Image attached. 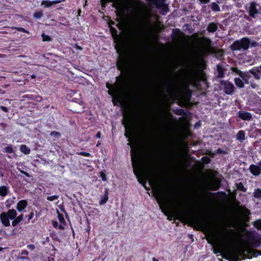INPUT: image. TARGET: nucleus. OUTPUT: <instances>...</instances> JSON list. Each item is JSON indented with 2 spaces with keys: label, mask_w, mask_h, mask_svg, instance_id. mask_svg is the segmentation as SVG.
I'll list each match as a JSON object with an SVG mask.
<instances>
[{
  "label": "nucleus",
  "mask_w": 261,
  "mask_h": 261,
  "mask_svg": "<svg viewBox=\"0 0 261 261\" xmlns=\"http://www.w3.org/2000/svg\"><path fill=\"white\" fill-rule=\"evenodd\" d=\"M257 166L259 167L261 171V160L257 163Z\"/></svg>",
  "instance_id": "nucleus-64"
},
{
  "label": "nucleus",
  "mask_w": 261,
  "mask_h": 261,
  "mask_svg": "<svg viewBox=\"0 0 261 261\" xmlns=\"http://www.w3.org/2000/svg\"><path fill=\"white\" fill-rule=\"evenodd\" d=\"M57 214H58V218L59 219L60 223H62V224H65V220L64 219L63 215L62 214L60 213L59 211H57Z\"/></svg>",
  "instance_id": "nucleus-41"
},
{
  "label": "nucleus",
  "mask_w": 261,
  "mask_h": 261,
  "mask_svg": "<svg viewBox=\"0 0 261 261\" xmlns=\"http://www.w3.org/2000/svg\"><path fill=\"white\" fill-rule=\"evenodd\" d=\"M236 85L239 88H242L244 87V83L242 80L239 77H236L234 79Z\"/></svg>",
  "instance_id": "nucleus-28"
},
{
  "label": "nucleus",
  "mask_w": 261,
  "mask_h": 261,
  "mask_svg": "<svg viewBox=\"0 0 261 261\" xmlns=\"http://www.w3.org/2000/svg\"><path fill=\"white\" fill-rule=\"evenodd\" d=\"M250 86L252 89H256L257 87V85L254 82L253 80L250 81Z\"/></svg>",
  "instance_id": "nucleus-48"
},
{
  "label": "nucleus",
  "mask_w": 261,
  "mask_h": 261,
  "mask_svg": "<svg viewBox=\"0 0 261 261\" xmlns=\"http://www.w3.org/2000/svg\"><path fill=\"white\" fill-rule=\"evenodd\" d=\"M14 203V201L13 200L9 201V200H7L6 202V207L7 209H9L12 203Z\"/></svg>",
  "instance_id": "nucleus-47"
},
{
  "label": "nucleus",
  "mask_w": 261,
  "mask_h": 261,
  "mask_svg": "<svg viewBox=\"0 0 261 261\" xmlns=\"http://www.w3.org/2000/svg\"><path fill=\"white\" fill-rule=\"evenodd\" d=\"M182 34V32L178 28L173 29L172 31L171 37L173 40L178 39L180 36Z\"/></svg>",
  "instance_id": "nucleus-17"
},
{
  "label": "nucleus",
  "mask_w": 261,
  "mask_h": 261,
  "mask_svg": "<svg viewBox=\"0 0 261 261\" xmlns=\"http://www.w3.org/2000/svg\"><path fill=\"white\" fill-rule=\"evenodd\" d=\"M108 194V189H106L104 195L101 196V200L99 201L100 205H103L107 202L109 199Z\"/></svg>",
  "instance_id": "nucleus-21"
},
{
  "label": "nucleus",
  "mask_w": 261,
  "mask_h": 261,
  "mask_svg": "<svg viewBox=\"0 0 261 261\" xmlns=\"http://www.w3.org/2000/svg\"><path fill=\"white\" fill-rule=\"evenodd\" d=\"M250 173L254 176H258L260 173V170L259 166L254 164H251L249 168Z\"/></svg>",
  "instance_id": "nucleus-15"
},
{
  "label": "nucleus",
  "mask_w": 261,
  "mask_h": 261,
  "mask_svg": "<svg viewBox=\"0 0 261 261\" xmlns=\"http://www.w3.org/2000/svg\"><path fill=\"white\" fill-rule=\"evenodd\" d=\"M130 155L132 156L133 172L136 176L138 181L141 184L146 190H148L149 189L147 188L145 185L148 177L145 175L142 167L139 152L137 150H133L130 151Z\"/></svg>",
  "instance_id": "nucleus-2"
},
{
  "label": "nucleus",
  "mask_w": 261,
  "mask_h": 261,
  "mask_svg": "<svg viewBox=\"0 0 261 261\" xmlns=\"http://www.w3.org/2000/svg\"><path fill=\"white\" fill-rule=\"evenodd\" d=\"M4 152L9 154H12L14 152V149L12 145L9 144L5 146L4 149Z\"/></svg>",
  "instance_id": "nucleus-30"
},
{
  "label": "nucleus",
  "mask_w": 261,
  "mask_h": 261,
  "mask_svg": "<svg viewBox=\"0 0 261 261\" xmlns=\"http://www.w3.org/2000/svg\"><path fill=\"white\" fill-rule=\"evenodd\" d=\"M59 198V196L58 195H53L50 196H47L46 199L47 200L50 201H53L55 200H57Z\"/></svg>",
  "instance_id": "nucleus-42"
},
{
  "label": "nucleus",
  "mask_w": 261,
  "mask_h": 261,
  "mask_svg": "<svg viewBox=\"0 0 261 261\" xmlns=\"http://www.w3.org/2000/svg\"><path fill=\"white\" fill-rule=\"evenodd\" d=\"M253 196L256 198H261V190L259 188L255 189Z\"/></svg>",
  "instance_id": "nucleus-36"
},
{
  "label": "nucleus",
  "mask_w": 261,
  "mask_h": 261,
  "mask_svg": "<svg viewBox=\"0 0 261 261\" xmlns=\"http://www.w3.org/2000/svg\"><path fill=\"white\" fill-rule=\"evenodd\" d=\"M34 216V212L32 211L29 214V215H28V216H26L25 217L28 218V221H30L31 220H32Z\"/></svg>",
  "instance_id": "nucleus-49"
},
{
  "label": "nucleus",
  "mask_w": 261,
  "mask_h": 261,
  "mask_svg": "<svg viewBox=\"0 0 261 261\" xmlns=\"http://www.w3.org/2000/svg\"><path fill=\"white\" fill-rule=\"evenodd\" d=\"M110 30L113 36H114V35H117V31L115 28L111 27L110 28Z\"/></svg>",
  "instance_id": "nucleus-44"
},
{
  "label": "nucleus",
  "mask_w": 261,
  "mask_h": 261,
  "mask_svg": "<svg viewBox=\"0 0 261 261\" xmlns=\"http://www.w3.org/2000/svg\"><path fill=\"white\" fill-rule=\"evenodd\" d=\"M42 41L43 42H49L51 41L52 39L50 36L46 35L44 33H42L41 35Z\"/></svg>",
  "instance_id": "nucleus-39"
},
{
  "label": "nucleus",
  "mask_w": 261,
  "mask_h": 261,
  "mask_svg": "<svg viewBox=\"0 0 261 261\" xmlns=\"http://www.w3.org/2000/svg\"><path fill=\"white\" fill-rule=\"evenodd\" d=\"M128 61L125 58H119L116 62V67L119 70L124 71L127 74H130L128 68Z\"/></svg>",
  "instance_id": "nucleus-9"
},
{
  "label": "nucleus",
  "mask_w": 261,
  "mask_h": 261,
  "mask_svg": "<svg viewBox=\"0 0 261 261\" xmlns=\"http://www.w3.org/2000/svg\"><path fill=\"white\" fill-rule=\"evenodd\" d=\"M235 186L238 191H242L243 192H247V188L244 186V184L242 182H236L235 184Z\"/></svg>",
  "instance_id": "nucleus-27"
},
{
  "label": "nucleus",
  "mask_w": 261,
  "mask_h": 261,
  "mask_svg": "<svg viewBox=\"0 0 261 261\" xmlns=\"http://www.w3.org/2000/svg\"><path fill=\"white\" fill-rule=\"evenodd\" d=\"M220 185L219 183L216 182L212 184V190H218L220 188Z\"/></svg>",
  "instance_id": "nucleus-43"
},
{
  "label": "nucleus",
  "mask_w": 261,
  "mask_h": 261,
  "mask_svg": "<svg viewBox=\"0 0 261 261\" xmlns=\"http://www.w3.org/2000/svg\"><path fill=\"white\" fill-rule=\"evenodd\" d=\"M231 70L233 72H234L236 73H237V74H238L240 77V76H242V75L243 74V73H244L243 72H242V71H241L240 69H239L237 67H232L231 68Z\"/></svg>",
  "instance_id": "nucleus-37"
},
{
  "label": "nucleus",
  "mask_w": 261,
  "mask_h": 261,
  "mask_svg": "<svg viewBox=\"0 0 261 261\" xmlns=\"http://www.w3.org/2000/svg\"><path fill=\"white\" fill-rule=\"evenodd\" d=\"M211 0H198L200 4H207L210 2Z\"/></svg>",
  "instance_id": "nucleus-57"
},
{
  "label": "nucleus",
  "mask_w": 261,
  "mask_h": 261,
  "mask_svg": "<svg viewBox=\"0 0 261 261\" xmlns=\"http://www.w3.org/2000/svg\"><path fill=\"white\" fill-rule=\"evenodd\" d=\"M201 42L206 45L209 46L212 43V41L210 39L205 37H203L201 38Z\"/></svg>",
  "instance_id": "nucleus-35"
},
{
  "label": "nucleus",
  "mask_w": 261,
  "mask_h": 261,
  "mask_svg": "<svg viewBox=\"0 0 261 261\" xmlns=\"http://www.w3.org/2000/svg\"><path fill=\"white\" fill-rule=\"evenodd\" d=\"M249 242L251 245L255 248L259 247L261 243V241L255 237H251Z\"/></svg>",
  "instance_id": "nucleus-18"
},
{
  "label": "nucleus",
  "mask_w": 261,
  "mask_h": 261,
  "mask_svg": "<svg viewBox=\"0 0 261 261\" xmlns=\"http://www.w3.org/2000/svg\"><path fill=\"white\" fill-rule=\"evenodd\" d=\"M28 204V203L27 200H21L17 203L16 208L19 212H22L25 209Z\"/></svg>",
  "instance_id": "nucleus-14"
},
{
  "label": "nucleus",
  "mask_w": 261,
  "mask_h": 261,
  "mask_svg": "<svg viewBox=\"0 0 261 261\" xmlns=\"http://www.w3.org/2000/svg\"><path fill=\"white\" fill-rule=\"evenodd\" d=\"M16 30H17L19 32H22L24 33H29L28 31H27L25 29L21 27H18L15 28Z\"/></svg>",
  "instance_id": "nucleus-54"
},
{
  "label": "nucleus",
  "mask_w": 261,
  "mask_h": 261,
  "mask_svg": "<svg viewBox=\"0 0 261 261\" xmlns=\"http://www.w3.org/2000/svg\"><path fill=\"white\" fill-rule=\"evenodd\" d=\"M117 83L114 85L106 83V88L109 89L108 94L112 97V102L114 106H122L123 104V91L121 85L123 80L119 76L116 77Z\"/></svg>",
  "instance_id": "nucleus-3"
},
{
  "label": "nucleus",
  "mask_w": 261,
  "mask_h": 261,
  "mask_svg": "<svg viewBox=\"0 0 261 261\" xmlns=\"http://www.w3.org/2000/svg\"><path fill=\"white\" fill-rule=\"evenodd\" d=\"M240 77L242 79V80L244 81L245 84H249V79L251 78V75L249 74L248 72H244L242 75V76H240Z\"/></svg>",
  "instance_id": "nucleus-26"
},
{
  "label": "nucleus",
  "mask_w": 261,
  "mask_h": 261,
  "mask_svg": "<svg viewBox=\"0 0 261 261\" xmlns=\"http://www.w3.org/2000/svg\"><path fill=\"white\" fill-rule=\"evenodd\" d=\"M0 111H3L6 113H8L9 112V109L7 107L3 106H0Z\"/></svg>",
  "instance_id": "nucleus-52"
},
{
  "label": "nucleus",
  "mask_w": 261,
  "mask_h": 261,
  "mask_svg": "<svg viewBox=\"0 0 261 261\" xmlns=\"http://www.w3.org/2000/svg\"><path fill=\"white\" fill-rule=\"evenodd\" d=\"M84 108H85V107H83L82 110H74V112L75 113H83L84 111Z\"/></svg>",
  "instance_id": "nucleus-59"
},
{
  "label": "nucleus",
  "mask_w": 261,
  "mask_h": 261,
  "mask_svg": "<svg viewBox=\"0 0 261 261\" xmlns=\"http://www.w3.org/2000/svg\"><path fill=\"white\" fill-rule=\"evenodd\" d=\"M101 3L102 7H105L106 4L108 3L113 2L112 5V7L117 9L120 4L121 2V0H100Z\"/></svg>",
  "instance_id": "nucleus-13"
},
{
  "label": "nucleus",
  "mask_w": 261,
  "mask_h": 261,
  "mask_svg": "<svg viewBox=\"0 0 261 261\" xmlns=\"http://www.w3.org/2000/svg\"><path fill=\"white\" fill-rule=\"evenodd\" d=\"M252 224L257 229L261 230V219L255 220L252 222Z\"/></svg>",
  "instance_id": "nucleus-33"
},
{
  "label": "nucleus",
  "mask_w": 261,
  "mask_h": 261,
  "mask_svg": "<svg viewBox=\"0 0 261 261\" xmlns=\"http://www.w3.org/2000/svg\"><path fill=\"white\" fill-rule=\"evenodd\" d=\"M27 248L30 250H34L35 248V246L34 244H29L27 246Z\"/></svg>",
  "instance_id": "nucleus-55"
},
{
  "label": "nucleus",
  "mask_w": 261,
  "mask_h": 261,
  "mask_svg": "<svg viewBox=\"0 0 261 261\" xmlns=\"http://www.w3.org/2000/svg\"><path fill=\"white\" fill-rule=\"evenodd\" d=\"M238 117L244 121H249L252 118L251 114L247 111H240L238 112Z\"/></svg>",
  "instance_id": "nucleus-12"
},
{
  "label": "nucleus",
  "mask_w": 261,
  "mask_h": 261,
  "mask_svg": "<svg viewBox=\"0 0 261 261\" xmlns=\"http://www.w3.org/2000/svg\"><path fill=\"white\" fill-rule=\"evenodd\" d=\"M201 161L203 164H207L211 162V160L210 157L207 156H204L202 157V158L201 159Z\"/></svg>",
  "instance_id": "nucleus-40"
},
{
  "label": "nucleus",
  "mask_w": 261,
  "mask_h": 261,
  "mask_svg": "<svg viewBox=\"0 0 261 261\" xmlns=\"http://www.w3.org/2000/svg\"><path fill=\"white\" fill-rule=\"evenodd\" d=\"M218 30V25L215 22H210L208 23L206 30L209 33H214Z\"/></svg>",
  "instance_id": "nucleus-19"
},
{
  "label": "nucleus",
  "mask_w": 261,
  "mask_h": 261,
  "mask_svg": "<svg viewBox=\"0 0 261 261\" xmlns=\"http://www.w3.org/2000/svg\"><path fill=\"white\" fill-rule=\"evenodd\" d=\"M78 154L84 156L89 157L91 156V154L89 152H84V151H81L77 153Z\"/></svg>",
  "instance_id": "nucleus-45"
},
{
  "label": "nucleus",
  "mask_w": 261,
  "mask_h": 261,
  "mask_svg": "<svg viewBox=\"0 0 261 261\" xmlns=\"http://www.w3.org/2000/svg\"><path fill=\"white\" fill-rule=\"evenodd\" d=\"M52 225L55 228H57L59 224H58V222H57L56 221H53Z\"/></svg>",
  "instance_id": "nucleus-58"
},
{
  "label": "nucleus",
  "mask_w": 261,
  "mask_h": 261,
  "mask_svg": "<svg viewBox=\"0 0 261 261\" xmlns=\"http://www.w3.org/2000/svg\"><path fill=\"white\" fill-rule=\"evenodd\" d=\"M248 72H249V74H251L256 80L258 81L260 80V77H259V75L257 73V72H256V69L254 67L249 70Z\"/></svg>",
  "instance_id": "nucleus-29"
},
{
  "label": "nucleus",
  "mask_w": 261,
  "mask_h": 261,
  "mask_svg": "<svg viewBox=\"0 0 261 261\" xmlns=\"http://www.w3.org/2000/svg\"><path fill=\"white\" fill-rule=\"evenodd\" d=\"M101 136V134L100 132H98L95 135V137L96 138H100Z\"/></svg>",
  "instance_id": "nucleus-61"
},
{
  "label": "nucleus",
  "mask_w": 261,
  "mask_h": 261,
  "mask_svg": "<svg viewBox=\"0 0 261 261\" xmlns=\"http://www.w3.org/2000/svg\"><path fill=\"white\" fill-rule=\"evenodd\" d=\"M17 213L15 210L10 209L7 212H3L0 215V220L5 227L10 226V220H13L17 216Z\"/></svg>",
  "instance_id": "nucleus-7"
},
{
  "label": "nucleus",
  "mask_w": 261,
  "mask_h": 261,
  "mask_svg": "<svg viewBox=\"0 0 261 261\" xmlns=\"http://www.w3.org/2000/svg\"><path fill=\"white\" fill-rule=\"evenodd\" d=\"M100 177L101 178L102 180L103 181H106L107 180L106 174L102 171L100 172Z\"/></svg>",
  "instance_id": "nucleus-46"
},
{
  "label": "nucleus",
  "mask_w": 261,
  "mask_h": 261,
  "mask_svg": "<svg viewBox=\"0 0 261 261\" xmlns=\"http://www.w3.org/2000/svg\"><path fill=\"white\" fill-rule=\"evenodd\" d=\"M20 172L22 174L25 175L27 177H30L31 176L30 174L29 173L27 172H25L24 171H20Z\"/></svg>",
  "instance_id": "nucleus-60"
},
{
  "label": "nucleus",
  "mask_w": 261,
  "mask_h": 261,
  "mask_svg": "<svg viewBox=\"0 0 261 261\" xmlns=\"http://www.w3.org/2000/svg\"><path fill=\"white\" fill-rule=\"evenodd\" d=\"M211 9L215 12H220L221 11L219 6L215 2H213L211 4Z\"/></svg>",
  "instance_id": "nucleus-31"
},
{
  "label": "nucleus",
  "mask_w": 261,
  "mask_h": 261,
  "mask_svg": "<svg viewBox=\"0 0 261 261\" xmlns=\"http://www.w3.org/2000/svg\"><path fill=\"white\" fill-rule=\"evenodd\" d=\"M220 84L224 86L223 91L225 94L228 95L233 94L235 87L232 83L225 80H222L220 81Z\"/></svg>",
  "instance_id": "nucleus-10"
},
{
  "label": "nucleus",
  "mask_w": 261,
  "mask_h": 261,
  "mask_svg": "<svg viewBox=\"0 0 261 261\" xmlns=\"http://www.w3.org/2000/svg\"><path fill=\"white\" fill-rule=\"evenodd\" d=\"M19 149L20 151L25 155H28L31 152L30 148L25 144H21L20 145Z\"/></svg>",
  "instance_id": "nucleus-24"
},
{
  "label": "nucleus",
  "mask_w": 261,
  "mask_h": 261,
  "mask_svg": "<svg viewBox=\"0 0 261 261\" xmlns=\"http://www.w3.org/2000/svg\"><path fill=\"white\" fill-rule=\"evenodd\" d=\"M153 195L159 205L160 208L167 219L171 221L177 219L181 222H189L197 227V230L206 232L208 243L214 245L217 239L218 232L213 230L209 223L196 216H189L188 210H175L172 208L171 202L168 195L160 189H153Z\"/></svg>",
  "instance_id": "nucleus-1"
},
{
  "label": "nucleus",
  "mask_w": 261,
  "mask_h": 261,
  "mask_svg": "<svg viewBox=\"0 0 261 261\" xmlns=\"http://www.w3.org/2000/svg\"><path fill=\"white\" fill-rule=\"evenodd\" d=\"M258 7V5L255 2H252L250 3L248 14L251 17L255 18L256 15L259 14V11L257 8Z\"/></svg>",
  "instance_id": "nucleus-11"
},
{
  "label": "nucleus",
  "mask_w": 261,
  "mask_h": 261,
  "mask_svg": "<svg viewBox=\"0 0 261 261\" xmlns=\"http://www.w3.org/2000/svg\"><path fill=\"white\" fill-rule=\"evenodd\" d=\"M237 139L240 142H243L245 140V133L243 130H239L236 135Z\"/></svg>",
  "instance_id": "nucleus-22"
},
{
  "label": "nucleus",
  "mask_w": 261,
  "mask_h": 261,
  "mask_svg": "<svg viewBox=\"0 0 261 261\" xmlns=\"http://www.w3.org/2000/svg\"><path fill=\"white\" fill-rule=\"evenodd\" d=\"M166 91L175 98L183 96L188 97L190 99L192 94V91L187 84L179 85L175 81H170Z\"/></svg>",
  "instance_id": "nucleus-4"
},
{
  "label": "nucleus",
  "mask_w": 261,
  "mask_h": 261,
  "mask_svg": "<svg viewBox=\"0 0 261 261\" xmlns=\"http://www.w3.org/2000/svg\"><path fill=\"white\" fill-rule=\"evenodd\" d=\"M217 70L218 72L217 77L218 78H223L225 75V68L220 64H218L217 65Z\"/></svg>",
  "instance_id": "nucleus-20"
},
{
  "label": "nucleus",
  "mask_w": 261,
  "mask_h": 261,
  "mask_svg": "<svg viewBox=\"0 0 261 261\" xmlns=\"http://www.w3.org/2000/svg\"><path fill=\"white\" fill-rule=\"evenodd\" d=\"M20 259H29V258L27 256H21L19 257Z\"/></svg>",
  "instance_id": "nucleus-63"
},
{
  "label": "nucleus",
  "mask_w": 261,
  "mask_h": 261,
  "mask_svg": "<svg viewBox=\"0 0 261 261\" xmlns=\"http://www.w3.org/2000/svg\"><path fill=\"white\" fill-rule=\"evenodd\" d=\"M57 228H58V229H59L60 230H63L64 229V227L61 224L58 225V226Z\"/></svg>",
  "instance_id": "nucleus-62"
},
{
  "label": "nucleus",
  "mask_w": 261,
  "mask_h": 261,
  "mask_svg": "<svg viewBox=\"0 0 261 261\" xmlns=\"http://www.w3.org/2000/svg\"><path fill=\"white\" fill-rule=\"evenodd\" d=\"M23 215L21 214L18 217H16L12 222V225L13 226H16L23 219Z\"/></svg>",
  "instance_id": "nucleus-25"
},
{
  "label": "nucleus",
  "mask_w": 261,
  "mask_h": 261,
  "mask_svg": "<svg viewBox=\"0 0 261 261\" xmlns=\"http://www.w3.org/2000/svg\"><path fill=\"white\" fill-rule=\"evenodd\" d=\"M258 46V42L245 37L234 41L230 46V48L232 51H244L248 50L249 47H255Z\"/></svg>",
  "instance_id": "nucleus-5"
},
{
  "label": "nucleus",
  "mask_w": 261,
  "mask_h": 261,
  "mask_svg": "<svg viewBox=\"0 0 261 261\" xmlns=\"http://www.w3.org/2000/svg\"><path fill=\"white\" fill-rule=\"evenodd\" d=\"M123 116L124 118L122 121V124L125 127L124 136L126 138H127V141L129 142H130L131 138L133 134V128L131 121L132 116L127 112H123ZM128 145L131 146V144L130 143H128Z\"/></svg>",
  "instance_id": "nucleus-6"
},
{
  "label": "nucleus",
  "mask_w": 261,
  "mask_h": 261,
  "mask_svg": "<svg viewBox=\"0 0 261 261\" xmlns=\"http://www.w3.org/2000/svg\"><path fill=\"white\" fill-rule=\"evenodd\" d=\"M9 187L6 186H0V196L5 197L9 193Z\"/></svg>",
  "instance_id": "nucleus-23"
},
{
  "label": "nucleus",
  "mask_w": 261,
  "mask_h": 261,
  "mask_svg": "<svg viewBox=\"0 0 261 261\" xmlns=\"http://www.w3.org/2000/svg\"><path fill=\"white\" fill-rule=\"evenodd\" d=\"M65 0H55L53 1H49L48 0H43L42 2L41 5H44L46 8H49L54 5L60 4Z\"/></svg>",
  "instance_id": "nucleus-16"
},
{
  "label": "nucleus",
  "mask_w": 261,
  "mask_h": 261,
  "mask_svg": "<svg viewBox=\"0 0 261 261\" xmlns=\"http://www.w3.org/2000/svg\"><path fill=\"white\" fill-rule=\"evenodd\" d=\"M50 135L56 137H59L61 136V134L56 131H53L51 132Z\"/></svg>",
  "instance_id": "nucleus-50"
},
{
  "label": "nucleus",
  "mask_w": 261,
  "mask_h": 261,
  "mask_svg": "<svg viewBox=\"0 0 261 261\" xmlns=\"http://www.w3.org/2000/svg\"><path fill=\"white\" fill-rule=\"evenodd\" d=\"M43 16V12L42 11H38L35 12L33 14V17L36 19H40Z\"/></svg>",
  "instance_id": "nucleus-38"
},
{
  "label": "nucleus",
  "mask_w": 261,
  "mask_h": 261,
  "mask_svg": "<svg viewBox=\"0 0 261 261\" xmlns=\"http://www.w3.org/2000/svg\"><path fill=\"white\" fill-rule=\"evenodd\" d=\"M208 194L211 195H215V196H218L220 197V198H224L226 197V193L225 192L223 191H219L217 193H211L209 192Z\"/></svg>",
  "instance_id": "nucleus-32"
},
{
  "label": "nucleus",
  "mask_w": 261,
  "mask_h": 261,
  "mask_svg": "<svg viewBox=\"0 0 261 261\" xmlns=\"http://www.w3.org/2000/svg\"><path fill=\"white\" fill-rule=\"evenodd\" d=\"M216 152L218 154H223L225 153L226 151H224L223 149H221V148H219L216 150Z\"/></svg>",
  "instance_id": "nucleus-56"
},
{
  "label": "nucleus",
  "mask_w": 261,
  "mask_h": 261,
  "mask_svg": "<svg viewBox=\"0 0 261 261\" xmlns=\"http://www.w3.org/2000/svg\"><path fill=\"white\" fill-rule=\"evenodd\" d=\"M29 253L28 250H22L21 252H20V254L23 256H28L29 255Z\"/></svg>",
  "instance_id": "nucleus-51"
},
{
  "label": "nucleus",
  "mask_w": 261,
  "mask_h": 261,
  "mask_svg": "<svg viewBox=\"0 0 261 261\" xmlns=\"http://www.w3.org/2000/svg\"><path fill=\"white\" fill-rule=\"evenodd\" d=\"M173 112L177 115H186V111L182 109H177L173 110Z\"/></svg>",
  "instance_id": "nucleus-34"
},
{
  "label": "nucleus",
  "mask_w": 261,
  "mask_h": 261,
  "mask_svg": "<svg viewBox=\"0 0 261 261\" xmlns=\"http://www.w3.org/2000/svg\"><path fill=\"white\" fill-rule=\"evenodd\" d=\"M254 68L256 69V72H257L258 75H259V77H261V69L260 68V66L254 67Z\"/></svg>",
  "instance_id": "nucleus-53"
},
{
  "label": "nucleus",
  "mask_w": 261,
  "mask_h": 261,
  "mask_svg": "<svg viewBox=\"0 0 261 261\" xmlns=\"http://www.w3.org/2000/svg\"><path fill=\"white\" fill-rule=\"evenodd\" d=\"M166 0H152L151 3L155 5L163 15H166L169 12L168 5L165 3Z\"/></svg>",
  "instance_id": "nucleus-8"
}]
</instances>
